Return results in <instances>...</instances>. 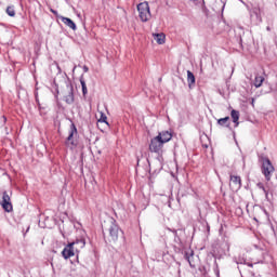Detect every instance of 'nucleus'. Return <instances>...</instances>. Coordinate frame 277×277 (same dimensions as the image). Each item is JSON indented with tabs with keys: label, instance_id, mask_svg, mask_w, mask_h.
<instances>
[{
	"label": "nucleus",
	"instance_id": "f257e3e1",
	"mask_svg": "<svg viewBox=\"0 0 277 277\" xmlns=\"http://www.w3.org/2000/svg\"><path fill=\"white\" fill-rule=\"evenodd\" d=\"M136 9L138 12V18L142 21V23H148V21L153 17L148 2L145 1L138 3Z\"/></svg>",
	"mask_w": 277,
	"mask_h": 277
},
{
	"label": "nucleus",
	"instance_id": "f03ea898",
	"mask_svg": "<svg viewBox=\"0 0 277 277\" xmlns=\"http://www.w3.org/2000/svg\"><path fill=\"white\" fill-rule=\"evenodd\" d=\"M78 144L79 142L77 141V127L71 123L69 128V135L65 141V145L67 146V148H70V150H74V148H77Z\"/></svg>",
	"mask_w": 277,
	"mask_h": 277
},
{
	"label": "nucleus",
	"instance_id": "7ed1b4c3",
	"mask_svg": "<svg viewBox=\"0 0 277 277\" xmlns=\"http://www.w3.org/2000/svg\"><path fill=\"white\" fill-rule=\"evenodd\" d=\"M275 170L274 164H272V161L268 160V158L262 159V174H264L266 181H272V175Z\"/></svg>",
	"mask_w": 277,
	"mask_h": 277
},
{
	"label": "nucleus",
	"instance_id": "20e7f679",
	"mask_svg": "<svg viewBox=\"0 0 277 277\" xmlns=\"http://www.w3.org/2000/svg\"><path fill=\"white\" fill-rule=\"evenodd\" d=\"M253 220L255 222H259L260 224H265L269 222V214L267 211L261 207L254 209V217Z\"/></svg>",
	"mask_w": 277,
	"mask_h": 277
},
{
	"label": "nucleus",
	"instance_id": "39448f33",
	"mask_svg": "<svg viewBox=\"0 0 277 277\" xmlns=\"http://www.w3.org/2000/svg\"><path fill=\"white\" fill-rule=\"evenodd\" d=\"M164 143L161 142L157 136L153 137L149 143V150L156 153V155H161L163 153Z\"/></svg>",
	"mask_w": 277,
	"mask_h": 277
},
{
	"label": "nucleus",
	"instance_id": "423d86ee",
	"mask_svg": "<svg viewBox=\"0 0 277 277\" xmlns=\"http://www.w3.org/2000/svg\"><path fill=\"white\" fill-rule=\"evenodd\" d=\"M63 98L65 103H68L70 105L71 103H75V93L72 85L67 84L63 91Z\"/></svg>",
	"mask_w": 277,
	"mask_h": 277
},
{
	"label": "nucleus",
	"instance_id": "0eeeda50",
	"mask_svg": "<svg viewBox=\"0 0 277 277\" xmlns=\"http://www.w3.org/2000/svg\"><path fill=\"white\" fill-rule=\"evenodd\" d=\"M10 196H12V192H10V194H8V192H3L1 205L6 213L13 211L12 199L10 198Z\"/></svg>",
	"mask_w": 277,
	"mask_h": 277
},
{
	"label": "nucleus",
	"instance_id": "6e6552de",
	"mask_svg": "<svg viewBox=\"0 0 277 277\" xmlns=\"http://www.w3.org/2000/svg\"><path fill=\"white\" fill-rule=\"evenodd\" d=\"M229 187L232 192H239V189H241V177L237 175H230Z\"/></svg>",
	"mask_w": 277,
	"mask_h": 277
},
{
	"label": "nucleus",
	"instance_id": "1a4fd4ad",
	"mask_svg": "<svg viewBox=\"0 0 277 277\" xmlns=\"http://www.w3.org/2000/svg\"><path fill=\"white\" fill-rule=\"evenodd\" d=\"M109 235L111 241H118V237H120V227H118V225L113 224L109 227Z\"/></svg>",
	"mask_w": 277,
	"mask_h": 277
},
{
	"label": "nucleus",
	"instance_id": "9d476101",
	"mask_svg": "<svg viewBox=\"0 0 277 277\" xmlns=\"http://www.w3.org/2000/svg\"><path fill=\"white\" fill-rule=\"evenodd\" d=\"M157 137L164 144H168V142H170V140H172V132L170 131H162L159 132Z\"/></svg>",
	"mask_w": 277,
	"mask_h": 277
},
{
	"label": "nucleus",
	"instance_id": "9b49d317",
	"mask_svg": "<svg viewBox=\"0 0 277 277\" xmlns=\"http://www.w3.org/2000/svg\"><path fill=\"white\" fill-rule=\"evenodd\" d=\"M58 18H61L62 23L66 25V27H69V29H72V31H77V24H75L72 19L65 16H58Z\"/></svg>",
	"mask_w": 277,
	"mask_h": 277
},
{
	"label": "nucleus",
	"instance_id": "f8f14e48",
	"mask_svg": "<svg viewBox=\"0 0 277 277\" xmlns=\"http://www.w3.org/2000/svg\"><path fill=\"white\" fill-rule=\"evenodd\" d=\"M153 38L157 44H166V35L163 32L153 34Z\"/></svg>",
	"mask_w": 277,
	"mask_h": 277
},
{
	"label": "nucleus",
	"instance_id": "ddd939ff",
	"mask_svg": "<svg viewBox=\"0 0 277 277\" xmlns=\"http://www.w3.org/2000/svg\"><path fill=\"white\" fill-rule=\"evenodd\" d=\"M63 258L68 260L71 256H75V252L71 251L70 247L67 245L62 251Z\"/></svg>",
	"mask_w": 277,
	"mask_h": 277
},
{
	"label": "nucleus",
	"instance_id": "4468645a",
	"mask_svg": "<svg viewBox=\"0 0 277 277\" xmlns=\"http://www.w3.org/2000/svg\"><path fill=\"white\" fill-rule=\"evenodd\" d=\"M71 243L74 245V248L78 249V253L81 252V250L85 248V240L84 239L76 240Z\"/></svg>",
	"mask_w": 277,
	"mask_h": 277
},
{
	"label": "nucleus",
	"instance_id": "2eb2a0df",
	"mask_svg": "<svg viewBox=\"0 0 277 277\" xmlns=\"http://www.w3.org/2000/svg\"><path fill=\"white\" fill-rule=\"evenodd\" d=\"M187 82L189 88H192V85L196 83V77L194 76V72H192L190 70H187Z\"/></svg>",
	"mask_w": 277,
	"mask_h": 277
},
{
	"label": "nucleus",
	"instance_id": "dca6fc26",
	"mask_svg": "<svg viewBox=\"0 0 277 277\" xmlns=\"http://www.w3.org/2000/svg\"><path fill=\"white\" fill-rule=\"evenodd\" d=\"M101 124L109 127V122H107V116L104 113H101L100 119L97 120V127H101Z\"/></svg>",
	"mask_w": 277,
	"mask_h": 277
},
{
	"label": "nucleus",
	"instance_id": "f3484780",
	"mask_svg": "<svg viewBox=\"0 0 277 277\" xmlns=\"http://www.w3.org/2000/svg\"><path fill=\"white\" fill-rule=\"evenodd\" d=\"M233 122L236 124V127L239 124V111L233 109L230 113Z\"/></svg>",
	"mask_w": 277,
	"mask_h": 277
},
{
	"label": "nucleus",
	"instance_id": "a211bd4d",
	"mask_svg": "<svg viewBox=\"0 0 277 277\" xmlns=\"http://www.w3.org/2000/svg\"><path fill=\"white\" fill-rule=\"evenodd\" d=\"M263 81H265V78L263 76H255V79H254L255 88H261L263 85Z\"/></svg>",
	"mask_w": 277,
	"mask_h": 277
},
{
	"label": "nucleus",
	"instance_id": "6ab92c4d",
	"mask_svg": "<svg viewBox=\"0 0 277 277\" xmlns=\"http://www.w3.org/2000/svg\"><path fill=\"white\" fill-rule=\"evenodd\" d=\"M80 83L82 87V94L83 96H85V94H88V87L85 85V80L83 79V77L80 78Z\"/></svg>",
	"mask_w": 277,
	"mask_h": 277
},
{
	"label": "nucleus",
	"instance_id": "aec40b11",
	"mask_svg": "<svg viewBox=\"0 0 277 277\" xmlns=\"http://www.w3.org/2000/svg\"><path fill=\"white\" fill-rule=\"evenodd\" d=\"M228 120H230L229 117L221 118L217 120V124H220L221 127H224L228 122Z\"/></svg>",
	"mask_w": 277,
	"mask_h": 277
},
{
	"label": "nucleus",
	"instance_id": "412c9836",
	"mask_svg": "<svg viewBox=\"0 0 277 277\" xmlns=\"http://www.w3.org/2000/svg\"><path fill=\"white\" fill-rule=\"evenodd\" d=\"M258 187H259L260 189H263L266 199L269 200V193L265 189V186H263V183H258Z\"/></svg>",
	"mask_w": 277,
	"mask_h": 277
},
{
	"label": "nucleus",
	"instance_id": "4be33fe9",
	"mask_svg": "<svg viewBox=\"0 0 277 277\" xmlns=\"http://www.w3.org/2000/svg\"><path fill=\"white\" fill-rule=\"evenodd\" d=\"M67 246L70 247L71 252H74V256H79L78 249L75 248V245H72V242L68 243Z\"/></svg>",
	"mask_w": 277,
	"mask_h": 277
},
{
	"label": "nucleus",
	"instance_id": "5701e85b",
	"mask_svg": "<svg viewBox=\"0 0 277 277\" xmlns=\"http://www.w3.org/2000/svg\"><path fill=\"white\" fill-rule=\"evenodd\" d=\"M67 246L70 247L71 252H74V256H79L78 249L75 248V245H72V242L68 243Z\"/></svg>",
	"mask_w": 277,
	"mask_h": 277
},
{
	"label": "nucleus",
	"instance_id": "b1692460",
	"mask_svg": "<svg viewBox=\"0 0 277 277\" xmlns=\"http://www.w3.org/2000/svg\"><path fill=\"white\" fill-rule=\"evenodd\" d=\"M6 14H9L10 16H16V11H14V6H9L6 9Z\"/></svg>",
	"mask_w": 277,
	"mask_h": 277
},
{
	"label": "nucleus",
	"instance_id": "393cba45",
	"mask_svg": "<svg viewBox=\"0 0 277 277\" xmlns=\"http://www.w3.org/2000/svg\"><path fill=\"white\" fill-rule=\"evenodd\" d=\"M50 12H52V14H54L55 16H58L57 11H55V10H53V9H50Z\"/></svg>",
	"mask_w": 277,
	"mask_h": 277
},
{
	"label": "nucleus",
	"instance_id": "a878e982",
	"mask_svg": "<svg viewBox=\"0 0 277 277\" xmlns=\"http://www.w3.org/2000/svg\"><path fill=\"white\" fill-rule=\"evenodd\" d=\"M83 70H84V72H88V70H89L88 66H84Z\"/></svg>",
	"mask_w": 277,
	"mask_h": 277
},
{
	"label": "nucleus",
	"instance_id": "bb28decb",
	"mask_svg": "<svg viewBox=\"0 0 277 277\" xmlns=\"http://www.w3.org/2000/svg\"><path fill=\"white\" fill-rule=\"evenodd\" d=\"M251 105H252V107H254V98H252Z\"/></svg>",
	"mask_w": 277,
	"mask_h": 277
},
{
	"label": "nucleus",
	"instance_id": "cd10ccee",
	"mask_svg": "<svg viewBox=\"0 0 277 277\" xmlns=\"http://www.w3.org/2000/svg\"><path fill=\"white\" fill-rule=\"evenodd\" d=\"M2 120H3V122H5V120H8L5 117H2Z\"/></svg>",
	"mask_w": 277,
	"mask_h": 277
},
{
	"label": "nucleus",
	"instance_id": "c85d7f7f",
	"mask_svg": "<svg viewBox=\"0 0 277 277\" xmlns=\"http://www.w3.org/2000/svg\"><path fill=\"white\" fill-rule=\"evenodd\" d=\"M188 263L192 265V262L188 260Z\"/></svg>",
	"mask_w": 277,
	"mask_h": 277
},
{
	"label": "nucleus",
	"instance_id": "c756f323",
	"mask_svg": "<svg viewBox=\"0 0 277 277\" xmlns=\"http://www.w3.org/2000/svg\"><path fill=\"white\" fill-rule=\"evenodd\" d=\"M190 1H197V0H190Z\"/></svg>",
	"mask_w": 277,
	"mask_h": 277
}]
</instances>
